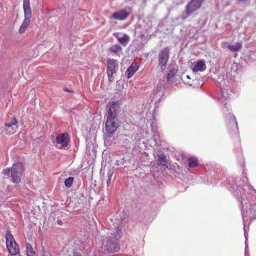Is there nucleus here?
<instances>
[{
  "mask_svg": "<svg viewBox=\"0 0 256 256\" xmlns=\"http://www.w3.org/2000/svg\"><path fill=\"white\" fill-rule=\"evenodd\" d=\"M127 224V220H123L119 224H116V226H114L115 231L108 234V237L102 242L101 248L102 254H113L118 251L120 246L118 242L121 237L122 228Z\"/></svg>",
  "mask_w": 256,
  "mask_h": 256,
  "instance_id": "f257e3e1",
  "label": "nucleus"
},
{
  "mask_svg": "<svg viewBox=\"0 0 256 256\" xmlns=\"http://www.w3.org/2000/svg\"><path fill=\"white\" fill-rule=\"evenodd\" d=\"M23 8L25 18L19 28L20 34H22L26 31L30 23V19L32 16L30 0H23Z\"/></svg>",
  "mask_w": 256,
  "mask_h": 256,
  "instance_id": "f03ea898",
  "label": "nucleus"
},
{
  "mask_svg": "<svg viewBox=\"0 0 256 256\" xmlns=\"http://www.w3.org/2000/svg\"><path fill=\"white\" fill-rule=\"evenodd\" d=\"M6 246L11 255H16L20 253L19 246L15 241L10 230L6 234Z\"/></svg>",
  "mask_w": 256,
  "mask_h": 256,
  "instance_id": "7ed1b4c3",
  "label": "nucleus"
},
{
  "mask_svg": "<svg viewBox=\"0 0 256 256\" xmlns=\"http://www.w3.org/2000/svg\"><path fill=\"white\" fill-rule=\"evenodd\" d=\"M24 170V165L22 163H14L11 168V178L12 182L19 184L21 180L22 174Z\"/></svg>",
  "mask_w": 256,
  "mask_h": 256,
  "instance_id": "20e7f679",
  "label": "nucleus"
},
{
  "mask_svg": "<svg viewBox=\"0 0 256 256\" xmlns=\"http://www.w3.org/2000/svg\"><path fill=\"white\" fill-rule=\"evenodd\" d=\"M224 76L223 75H220L218 78V86L221 88L220 95L221 96L220 98V101L224 104L225 106V108L229 110L228 107L226 106V104L228 102L229 97L228 94L225 88H222L225 86L226 83V80L224 79Z\"/></svg>",
  "mask_w": 256,
  "mask_h": 256,
  "instance_id": "39448f33",
  "label": "nucleus"
},
{
  "mask_svg": "<svg viewBox=\"0 0 256 256\" xmlns=\"http://www.w3.org/2000/svg\"><path fill=\"white\" fill-rule=\"evenodd\" d=\"M118 67V63L116 60L108 59L107 60L106 73L109 82H112L114 81V75L116 72V68Z\"/></svg>",
  "mask_w": 256,
  "mask_h": 256,
  "instance_id": "423d86ee",
  "label": "nucleus"
},
{
  "mask_svg": "<svg viewBox=\"0 0 256 256\" xmlns=\"http://www.w3.org/2000/svg\"><path fill=\"white\" fill-rule=\"evenodd\" d=\"M170 50L168 48L162 50L158 56V66L162 71L166 68V64L169 58Z\"/></svg>",
  "mask_w": 256,
  "mask_h": 256,
  "instance_id": "0eeeda50",
  "label": "nucleus"
},
{
  "mask_svg": "<svg viewBox=\"0 0 256 256\" xmlns=\"http://www.w3.org/2000/svg\"><path fill=\"white\" fill-rule=\"evenodd\" d=\"M120 126V121L118 119H106V129L107 134L112 136Z\"/></svg>",
  "mask_w": 256,
  "mask_h": 256,
  "instance_id": "6e6552de",
  "label": "nucleus"
},
{
  "mask_svg": "<svg viewBox=\"0 0 256 256\" xmlns=\"http://www.w3.org/2000/svg\"><path fill=\"white\" fill-rule=\"evenodd\" d=\"M106 119H117V111L120 107L118 102H110L107 106Z\"/></svg>",
  "mask_w": 256,
  "mask_h": 256,
  "instance_id": "1a4fd4ad",
  "label": "nucleus"
},
{
  "mask_svg": "<svg viewBox=\"0 0 256 256\" xmlns=\"http://www.w3.org/2000/svg\"><path fill=\"white\" fill-rule=\"evenodd\" d=\"M69 140V136L67 133L60 134L56 136V146L58 148H64L68 146Z\"/></svg>",
  "mask_w": 256,
  "mask_h": 256,
  "instance_id": "9d476101",
  "label": "nucleus"
},
{
  "mask_svg": "<svg viewBox=\"0 0 256 256\" xmlns=\"http://www.w3.org/2000/svg\"><path fill=\"white\" fill-rule=\"evenodd\" d=\"M204 0H192L186 6V12L188 14H192L200 8Z\"/></svg>",
  "mask_w": 256,
  "mask_h": 256,
  "instance_id": "9b49d317",
  "label": "nucleus"
},
{
  "mask_svg": "<svg viewBox=\"0 0 256 256\" xmlns=\"http://www.w3.org/2000/svg\"><path fill=\"white\" fill-rule=\"evenodd\" d=\"M114 36L118 41L124 46H126L130 40L129 36L126 34L115 33Z\"/></svg>",
  "mask_w": 256,
  "mask_h": 256,
  "instance_id": "f8f14e48",
  "label": "nucleus"
},
{
  "mask_svg": "<svg viewBox=\"0 0 256 256\" xmlns=\"http://www.w3.org/2000/svg\"><path fill=\"white\" fill-rule=\"evenodd\" d=\"M129 16V13L125 10H121L114 12L112 17L114 19L122 20H126Z\"/></svg>",
  "mask_w": 256,
  "mask_h": 256,
  "instance_id": "ddd939ff",
  "label": "nucleus"
},
{
  "mask_svg": "<svg viewBox=\"0 0 256 256\" xmlns=\"http://www.w3.org/2000/svg\"><path fill=\"white\" fill-rule=\"evenodd\" d=\"M206 68V66L204 60H200L194 66L192 70L194 72L204 71Z\"/></svg>",
  "mask_w": 256,
  "mask_h": 256,
  "instance_id": "4468645a",
  "label": "nucleus"
},
{
  "mask_svg": "<svg viewBox=\"0 0 256 256\" xmlns=\"http://www.w3.org/2000/svg\"><path fill=\"white\" fill-rule=\"evenodd\" d=\"M138 66L136 64L132 63L130 66L127 69V77L128 78H132L134 73L138 70Z\"/></svg>",
  "mask_w": 256,
  "mask_h": 256,
  "instance_id": "2eb2a0df",
  "label": "nucleus"
},
{
  "mask_svg": "<svg viewBox=\"0 0 256 256\" xmlns=\"http://www.w3.org/2000/svg\"><path fill=\"white\" fill-rule=\"evenodd\" d=\"M225 46L232 52H238L242 48V44L240 42H236L234 44L231 45L228 43H225Z\"/></svg>",
  "mask_w": 256,
  "mask_h": 256,
  "instance_id": "dca6fc26",
  "label": "nucleus"
},
{
  "mask_svg": "<svg viewBox=\"0 0 256 256\" xmlns=\"http://www.w3.org/2000/svg\"><path fill=\"white\" fill-rule=\"evenodd\" d=\"M234 185L236 187V190H234V196L238 198H240L242 200H244V198H243L244 194L242 195L241 192V190L242 189V188L238 185V182L237 183L234 182Z\"/></svg>",
  "mask_w": 256,
  "mask_h": 256,
  "instance_id": "f3484780",
  "label": "nucleus"
},
{
  "mask_svg": "<svg viewBox=\"0 0 256 256\" xmlns=\"http://www.w3.org/2000/svg\"><path fill=\"white\" fill-rule=\"evenodd\" d=\"M177 72V70L175 68H168V72L167 76V80L168 82H172L174 77Z\"/></svg>",
  "mask_w": 256,
  "mask_h": 256,
  "instance_id": "a211bd4d",
  "label": "nucleus"
},
{
  "mask_svg": "<svg viewBox=\"0 0 256 256\" xmlns=\"http://www.w3.org/2000/svg\"><path fill=\"white\" fill-rule=\"evenodd\" d=\"M198 159L194 157H190L188 158V166L190 168H195L198 166Z\"/></svg>",
  "mask_w": 256,
  "mask_h": 256,
  "instance_id": "6ab92c4d",
  "label": "nucleus"
},
{
  "mask_svg": "<svg viewBox=\"0 0 256 256\" xmlns=\"http://www.w3.org/2000/svg\"><path fill=\"white\" fill-rule=\"evenodd\" d=\"M110 51L114 54H118L122 50V47L118 44L112 46L110 48Z\"/></svg>",
  "mask_w": 256,
  "mask_h": 256,
  "instance_id": "aec40b11",
  "label": "nucleus"
},
{
  "mask_svg": "<svg viewBox=\"0 0 256 256\" xmlns=\"http://www.w3.org/2000/svg\"><path fill=\"white\" fill-rule=\"evenodd\" d=\"M114 140L113 135L112 136H110L108 134V136L104 140V144L106 146H110L112 144Z\"/></svg>",
  "mask_w": 256,
  "mask_h": 256,
  "instance_id": "412c9836",
  "label": "nucleus"
},
{
  "mask_svg": "<svg viewBox=\"0 0 256 256\" xmlns=\"http://www.w3.org/2000/svg\"><path fill=\"white\" fill-rule=\"evenodd\" d=\"M74 178L69 177L64 180V185L66 188H70L73 182Z\"/></svg>",
  "mask_w": 256,
  "mask_h": 256,
  "instance_id": "4be33fe9",
  "label": "nucleus"
},
{
  "mask_svg": "<svg viewBox=\"0 0 256 256\" xmlns=\"http://www.w3.org/2000/svg\"><path fill=\"white\" fill-rule=\"evenodd\" d=\"M247 181H248L247 178H244V180H242V184L244 186L246 184L247 186H248L249 191L250 192H252L253 191H254V190L252 186H250V185L248 184V183Z\"/></svg>",
  "mask_w": 256,
  "mask_h": 256,
  "instance_id": "5701e85b",
  "label": "nucleus"
},
{
  "mask_svg": "<svg viewBox=\"0 0 256 256\" xmlns=\"http://www.w3.org/2000/svg\"><path fill=\"white\" fill-rule=\"evenodd\" d=\"M112 172H109L108 174V179L106 180V184H107V186L108 187L110 184V182H111V180H112Z\"/></svg>",
  "mask_w": 256,
  "mask_h": 256,
  "instance_id": "b1692460",
  "label": "nucleus"
},
{
  "mask_svg": "<svg viewBox=\"0 0 256 256\" xmlns=\"http://www.w3.org/2000/svg\"><path fill=\"white\" fill-rule=\"evenodd\" d=\"M230 116L231 118L232 124H233L235 125L236 128L238 130V124H237L235 116L233 114H232Z\"/></svg>",
  "mask_w": 256,
  "mask_h": 256,
  "instance_id": "393cba45",
  "label": "nucleus"
},
{
  "mask_svg": "<svg viewBox=\"0 0 256 256\" xmlns=\"http://www.w3.org/2000/svg\"><path fill=\"white\" fill-rule=\"evenodd\" d=\"M10 122H12V125H14V126H16V128H18V126L16 125L17 124V123H18V121H17V120L16 118L14 116L12 119V120H10Z\"/></svg>",
  "mask_w": 256,
  "mask_h": 256,
  "instance_id": "a878e982",
  "label": "nucleus"
},
{
  "mask_svg": "<svg viewBox=\"0 0 256 256\" xmlns=\"http://www.w3.org/2000/svg\"><path fill=\"white\" fill-rule=\"evenodd\" d=\"M11 170L10 168H7L3 170L2 173L5 176H9Z\"/></svg>",
  "mask_w": 256,
  "mask_h": 256,
  "instance_id": "bb28decb",
  "label": "nucleus"
},
{
  "mask_svg": "<svg viewBox=\"0 0 256 256\" xmlns=\"http://www.w3.org/2000/svg\"><path fill=\"white\" fill-rule=\"evenodd\" d=\"M161 87L156 86V88L154 90V92H156V94L160 93L159 96H160L162 94V92H160Z\"/></svg>",
  "mask_w": 256,
  "mask_h": 256,
  "instance_id": "cd10ccee",
  "label": "nucleus"
},
{
  "mask_svg": "<svg viewBox=\"0 0 256 256\" xmlns=\"http://www.w3.org/2000/svg\"><path fill=\"white\" fill-rule=\"evenodd\" d=\"M35 252L30 250L27 251V256H35Z\"/></svg>",
  "mask_w": 256,
  "mask_h": 256,
  "instance_id": "c85d7f7f",
  "label": "nucleus"
},
{
  "mask_svg": "<svg viewBox=\"0 0 256 256\" xmlns=\"http://www.w3.org/2000/svg\"><path fill=\"white\" fill-rule=\"evenodd\" d=\"M4 126H6V128H9L10 127H12L13 126H14V125H12V122H6L4 124Z\"/></svg>",
  "mask_w": 256,
  "mask_h": 256,
  "instance_id": "c756f323",
  "label": "nucleus"
},
{
  "mask_svg": "<svg viewBox=\"0 0 256 256\" xmlns=\"http://www.w3.org/2000/svg\"><path fill=\"white\" fill-rule=\"evenodd\" d=\"M191 14H188V13L187 12H186V14L184 15H182L181 16H180V18L182 20H186L189 16H190Z\"/></svg>",
  "mask_w": 256,
  "mask_h": 256,
  "instance_id": "7c9ffc66",
  "label": "nucleus"
},
{
  "mask_svg": "<svg viewBox=\"0 0 256 256\" xmlns=\"http://www.w3.org/2000/svg\"><path fill=\"white\" fill-rule=\"evenodd\" d=\"M154 140L155 141L158 140L159 136H158V134L156 132H154Z\"/></svg>",
  "mask_w": 256,
  "mask_h": 256,
  "instance_id": "2f4dec72",
  "label": "nucleus"
},
{
  "mask_svg": "<svg viewBox=\"0 0 256 256\" xmlns=\"http://www.w3.org/2000/svg\"><path fill=\"white\" fill-rule=\"evenodd\" d=\"M31 248H32V246L30 244H26V250H27V251L30 250Z\"/></svg>",
  "mask_w": 256,
  "mask_h": 256,
  "instance_id": "473e14b6",
  "label": "nucleus"
},
{
  "mask_svg": "<svg viewBox=\"0 0 256 256\" xmlns=\"http://www.w3.org/2000/svg\"><path fill=\"white\" fill-rule=\"evenodd\" d=\"M57 223L58 224V225L61 226V225L62 224L63 222H62V220H57Z\"/></svg>",
  "mask_w": 256,
  "mask_h": 256,
  "instance_id": "72a5a7b5",
  "label": "nucleus"
},
{
  "mask_svg": "<svg viewBox=\"0 0 256 256\" xmlns=\"http://www.w3.org/2000/svg\"><path fill=\"white\" fill-rule=\"evenodd\" d=\"M244 236H245L246 239V247L247 246V245H246V240H247V238H248V234L246 232H244Z\"/></svg>",
  "mask_w": 256,
  "mask_h": 256,
  "instance_id": "f704fd0d",
  "label": "nucleus"
},
{
  "mask_svg": "<svg viewBox=\"0 0 256 256\" xmlns=\"http://www.w3.org/2000/svg\"><path fill=\"white\" fill-rule=\"evenodd\" d=\"M160 158L161 160H164V158H165V156L164 154H161L160 156Z\"/></svg>",
  "mask_w": 256,
  "mask_h": 256,
  "instance_id": "c9c22d12",
  "label": "nucleus"
},
{
  "mask_svg": "<svg viewBox=\"0 0 256 256\" xmlns=\"http://www.w3.org/2000/svg\"><path fill=\"white\" fill-rule=\"evenodd\" d=\"M64 90L65 91V92H69V90L66 88H64Z\"/></svg>",
  "mask_w": 256,
  "mask_h": 256,
  "instance_id": "e433bc0d",
  "label": "nucleus"
},
{
  "mask_svg": "<svg viewBox=\"0 0 256 256\" xmlns=\"http://www.w3.org/2000/svg\"><path fill=\"white\" fill-rule=\"evenodd\" d=\"M186 78L188 79H190V76L188 75H186Z\"/></svg>",
  "mask_w": 256,
  "mask_h": 256,
  "instance_id": "4c0bfd02",
  "label": "nucleus"
},
{
  "mask_svg": "<svg viewBox=\"0 0 256 256\" xmlns=\"http://www.w3.org/2000/svg\"><path fill=\"white\" fill-rule=\"evenodd\" d=\"M242 217L244 218V212H242Z\"/></svg>",
  "mask_w": 256,
  "mask_h": 256,
  "instance_id": "58836bf2",
  "label": "nucleus"
}]
</instances>
